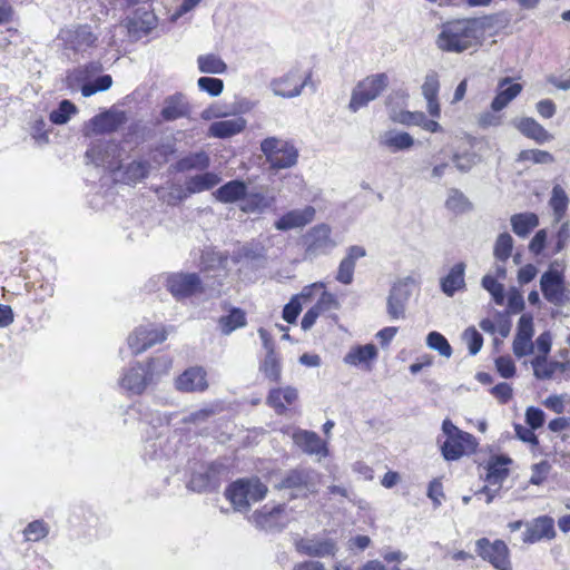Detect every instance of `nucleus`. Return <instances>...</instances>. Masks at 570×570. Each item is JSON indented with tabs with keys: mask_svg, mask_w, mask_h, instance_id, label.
I'll return each instance as SVG.
<instances>
[{
	"mask_svg": "<svg viewBox=\"0 0 570 570\" xmlns=\"http://www.w3.org/2000/svg\"><path fill=\"white\" fill-rule=\"evenodd\" d=\"M248 520L257 529L264 531H282L288 523L284 504L275 507L264 505L262 509L256 510Z\"/></svg>",
	"mask_w": 570,
	"mask_h": 570,
	"instance_id": "nucleus-11",
	"label": "nucleus"
},
{
	"mask_svg": "<svg viewBox=\"0 0 570 570\" xmlns=\"http://www.w3.org/2000/svg\"><path fill=\"white\" fill-rule=\"evenodd\" d=\"M206 376V371L203 367L193 366L175 380V386L180 392H204L208 387Z\"/></svg>",
	"mask_w": 570,
	"mask_h": 570,
	"instance_id": "nucleus-19",
	"label": "nucleus"
},
{
	"mask_svg": "<svg viewBox=\"0 0 570 570\" xmlns=\"http://www.w3.org/2000/svg\"><path fill=\"white\" fill-rule=\"evenodd\" d=\"M518 160L532 161L533 164H551L554 161V157L546 150L527 149L519 154Z\"/></svg>",
	"mask_w": 570,
	"mask_h": 570,
	"instance_id": "nucleus-54",
	"label": "nucleus"
},
{
	"mask_svg": "<svg viewBox=\"0 0 570 570\" xmlns=\"http://www.w3.org/2000/svg\"><path fill=\"white\" fill-rule=\"evenodd\" d=\"M198 69L203 73L222 75L226 72L227 65L214 53L202 55L197 58Z\"/></svg>",
	"mask_w": 570,
	"mask_h": 570,
	"instance_id": "nucleus-45",
	"label": "nucleus"
},
{
	"mask_svg": "<svg viewBox=\"0 0 570 570\" xmlns=\"http://www.w3.org/2000/svg\"><path fill=\"white\" fill-rule=\"evenodd\" d=\"M320 482L321 475L315 470L297 468L285 472L274 488L276 490H289L293 499L307 498L318 491Z\"/></svg>",
	"mask_w": 570,
	"mask_h": 570,
	"instance_id": "nucleus-3",
	"label": "nucleus"
},
{
	"mask_svg": "<svg viewBox=\"0 0 570 570\" xmlns=\"http://www.w3.org/2000/svg\"><path fill=\"white\" fill-rule=\"evenodd\" d=\"M377 357V348L373 344L352 347L344 356L343 361L347 365L361 366L371 370L372 362Z\"/></svg>",
	"mask_w": 570,
	"mask_h": 570,
	"instance_id": "nucleus-27",
	"label": "nucleus"
},
{
	"mask_svg": "<svg viewBox=\"0 0 570 570\" xmlns=\"http://www.w3.org/2000/svg\"><path fill=\"white\" fill-rule=\"evenodd\" d=\"M453 163L460 171L466 173L475 165L476 155L471 153L454 154Z\"/></svg>",
	"mask_w": 570,
	"mask_h": 570,
	"instance_id": "nucleus-63",
	"label": "nucleus"
},
{
	"mask_svg": "<svg viewBox=\"0 0 570 570\" xmlns=\"http://www.w3.org/2000/svg\"><path fill=\"white\" fill-rule=\"evenodd\" d=\"M166 337L167 334L161 327L153 324L140 325L128 336V345L132 354L138 355L155 344L164 342Z\"/></svg>",
	"mask_w": 570,
	"mask_h": 570,
	"instance_id": "nucleus-12",
	"label": "nucleus"
},
{
	"mask_svg": "<svg viewBox=\"0 0 570 570\" xmlns=\"http://www.w3.org/2000/svg\"><path fill=\"white\" fill-rule=\"evenodd\" d=\"M495 367L500 375L510 379L515 374V365L510 356H500L495 360Z\"/></svg>",
	"mask_w": 570,
	"mask_h": 570,
	"instance_id": "nucleus-62",
	"label": "nucleus"
},
{
	"mask_svg": "<svg viewBox=\"0 0 570 570\" xmlns=\"http://www.w3.org/2000/svg\"><path fill=\"white\" fill-rule=\"evenodd\" d=\"M274 202L273 197H268L261 191H248L246 189V196H244L239 208L244 213L261 214L272 206Z\"/></svg>",
	"mask_w": 570,
	"mask_h": 570,
	"instance_id": "nucleus-34",
	"label": "nucleus"
},
{
	"mask_svg": "<svg viewBox=\"0 0 570 570\" xmlns=\"http://www.w3.org/2000/svg\"><path fill=\"white\" fill-rule=\"evenodd\" d=\"M426 344L430 348L438 351L440 355L450 357L452 355V347L448 340L439 332H431L428 334Z\"/></svg>",
	"mask_w": 570,
	"mask_h": 570,
	"instance_id": "nucleus-50",
	"label": "nucleus"
},
{
	"mask_svg": "<svg viewBox=\"0 0 570 570\" xmlns=\"http://www.w3.org/2000/svg\"><path fill=\"white\" fill-rule=\"evenodd\" d=\"M197 86L202 91H205L213 97L219 96L224 89L223 80L212 77H200L197 80Z\"/></svg>",
	"mask_w": 570,
	"mask_h": 570,
	"instance_id": "nucleus-57",
	"label": "nucleus"
},
{
	"mask_svg": "<svg viewBox=\"0 0 570 570\" xmlns=\"http://www.w3.org/2000/svg\"><path fill=\"white\" fill-rule=\"evenodd\" d=\"M533 334L534 328L532 315L522 314L518 322L517 334L512 345L513 353L517 357H523L533 353Z\"/></svg>",
	"mask_w": 570,
	"mask_h": 570,
	"instance_id": "nucleus-16",
	"label": "nucleus"
},
{
	"mask_svg": "<svg viewBox=\"0 0 570 570\" xmlns=\"http://www.w3.org/2000/svg\"><path fill=\"white\" fill-rule=\"evenodd\" d=\"M521 91L522 86L512 83L510 77L501 79L498 85V94L491 102L492 111L499 112L505 108Z\"/></svg>",
	"mask_w": 570,
	"mask_h": 570,
	"instance_id": "nucleus-26",
	"label": "nucleus"
},
{
	"mask_svg": "<svg viewBox=\"0 0 570 570\" xmlns=\"http://www.w3.org/2000/svg\"><path fill=\"white\" fill-rule=\"evenodd\" d=\"M246 127V120L243 117L215 121L209 126L208 135L215 138H228L242 132Z\"/></svg>",
	"mask_w": 570,
	"mask_h": 570,
	"instance_id": "nucleus-30",
	"label": "nucleus"
},
{
	"mask_svg": "<svg viewBox=\"0 0 570 570\" xmlns=\"http://www.w3.org/2000/svg\"><path fill=\"white\" fill-rule=\"evenodd\" d=\"M150 164L147 160H134L128 164L122 173V180L127 184H136L147 177Z\"/></svg>",
	"mask_w": 570,
	"mask_h": 570,
	"instance_id": "nucleus-44",
	"label": "nucleus"
},
{
	"mask_svg": "<svg viewBox=\"0 0 570 570\" xmlns=\"http://www.w3.org/2000/svg\"><path fill=\"white\" fill-rule=\"evenodd\" d=\"M153 382L148 370L140 363H136L124 373L120 384L132 394H141Z\"/></svg>",
	"mask_w": 570,
	"mask_h": 570,
	"instance_id": "nucleus-20",
	"label": "nucleus"
},
{
	"mask_svg": "<svg viewBox=\"0 0 570 570\" xmlns=\"http://www.w3.org/2000/svg\"><path fill=\"white\" fill-rule=\"evenodd\" d=\"M315 217V208L306 206L302 209H294L283 215L275 222V228L278 230H288L298 228L311 223Z\"/></svg>",
	"mask_w": 570,
	"mask_h": 570,
	"instance_id": "nucleus-24",
	"label": "nucleus"
},
{
	"mask_svg": "<svg viewBox=\"0 0 570 570\" xmlns=\"http://www.w3.org/2000/svg\"><path fill=\"white\" fill-rule=\"evenodd\" d=\"M259 371L271 382H278L282 375L281 360L275 351L266 353L265 357L259 364Z\"/></svg>",
	"mask_w": 570,
	"mask_h": 570,
	"instance_id": "nucleus-43",
	"label": "nucleus"
},
{
	"mask_svg": "<svg viewBox=\"0 0 570 570\" xmlns=\"http://www.w3.org/2000/svg\"><path fill=\"white\" fill-rule=\"evenodd\" d=\"M448 209L455 214H462L471 209V203L459 189H451L445 202Z\"/></svg>",
	"mask_w": 570,
	"mask_h": 570,
	"instance_id": "nucleus-48",
	"label": "nucleus"
},
{
	"mask_svg": "<svg viewBox=\"0 0 570 570\" xmlns=\"http://www.w3.org/2000/svg\"><path fill=\"white\" fill-rule=\"evenodd\" d=\"M556 537L554 521L548 515H542L532 521L523 533L525 543H534L542 539L551 540Z\"/></svg>",
	"mask_w": 570,
	"mask_h": 570,
	"instance_id": "nucleus-21",
	"label": "nucleus"
},
{
	"mask_svg": "<svg viewBox=\"0 0 570 570\" xmlns=\"http://www.w3.org/2000/svg\"><path fill=\"white\" fill-rule=\"evenodd\" d=\"M515 127L525 137L533 139L538 144H544L552 140L553 136L544 129L535 119L530 117L521 118Z\"/></svg>",
	"mask_w": 570,
	"mask_h": 570,
	"instance_id": "nucleus-32",
	"label": "nucleus"
},
{
	"mask_svg": "<svg viewBox=\"0 0 570 570\" xmlns=\"http://www.w3.org/2000/svg\"><path fill=\"white\" fill-rule=\"evenodd\" d=\"M305 258L313 259L320 255L328 254L336 243L331 237V228L320 224L311 228L304 236Z\"/></svg>",
	"mask_w": 570,
	"mask_h": 570,
	"instance_id": "nucleus-9",
	"label": "nucleus"
},
{
	"mask_svg": "<svg viewBox=\"0 0 570 570\" xmlns=\"http://www.w3.org/2000/svg\"><path fill=\"white\" fill-rule=\"evenodd\" d=\"M366 255L364 247L354 245L350 246L346 252V256L341 261L335 279L344 285H348L353 282L354 271L356 261Z\"/></svg>",
	"mask_w": 570,
	"mask_h": 570,
	"instance_id": "nucleus-22",
	"label": "nucleus"
},
{
	"mask_svg": "<svg viewBox=\"0 0 570 570\" xmlns=\"http://www.w3.org/2000/svg\"><path fill=\"white\" fill-rule=\"evenodd\" d=\"M462 337L466 343L471 355H475L480 352L483 345V337L474 327H468L463 332Z\"/></svg>",
	"mask_w": 570,
	"mask_h": 570,
	"instance_id": "nucleus-59",
	"label": "nucleus"
},
{
	"mask_svg": "<svg viewBox=\"0 0 570 570\" xmlns=\"http://www.w3.org/2000/svg\"><path fill=\"white\" fill-rule=\"evenodd\" d=\"M295 548L302 554L316 558L334 557L338 550L334 539L320 535L301 538L295 542Z\"/></svg>",
	"mask_w": 570,
	"mask_h": 570,
	"instance_id": "nucleus-15",
	"label": "nucleus"
},
{
	"mask_svg": "<svg viewBox=\"0 0 570 570\" xmlns=\"http://www.w3.org/2000/svg\"><path fill=\"white\" fill-rule=\"evenodd\" d=\"M318 307L325 313L337 311L340 308V302L336 296L325 289H322L321 295L316 302Z\"/></svg>",
	"mask_w": 570,
	"mask_h": 570,
	"instance_id": "nucleus-61",
	"label": "nucleus"
},
{
	"mask_svg": "<svg viewBox=\"0 0 570 570\" xmlns=\"http://www.w3.org/2000/svg\"><path fill=\"white\" fill-rule=\"evenodd\" d=\"M210 159L205 151L189 154L179 159L174 168L176 171L184 173L189 170H205L209 167Z\"/></svg>",
	"mask_w": 570,
	"mask_h": 570,
	"instance_id": "nucleus-41",
	"label": "nucleus"
},
{
	"mask_svg": "<svg viewBox=\"0 0 570 570\" xmlns=\"http://www.w3.org/2000/svg\"><path fill=\"white\" fill-rule=\"evenodd\" d=\"M551 208L553 209L554 219L559 222L564 216L568 205L569 198L564 191V189L560 185H556L552 188V195L549 202Z\"/></svg>",
	"mask_w": 570,
	"mask_h": 570,
	"instance_id": "nucleus-46",
	"label": "nucleus"
},
{
	"mask_svg": "<svg viewBox=\"0 0 570 570\" xmlns=\"http://www.w3.org/2000/svg\"><path fill=\"white\" fill-rule=\"evenodd\" d=\"M414 138L405 131L390 129L379 136V145L390 153L409 150L414 146Z\"/></svg>",
	"mask_w": 570,
	"mask_h": 570,
	"instance_id": "nucleus-23",
	"label": "nucleus"
},
{
	"mask_svg": "<svg viewBox=\"0 0 570 570\" xmlns=\"http://www.w3.org/2000/svg\"><path fill=\"white\" fill-rule=\"evenodd\" d=\"M171 366V358H169L168 356H158L149 361V363L146 366V370H148L153 381L155 382L163 375L168 374Z\"/></svg>",
	"mask_w": 570,
	"mask_h": 570,
	"instance_id": "nucleus-49",
	"label": "nucleus"
},
{
	"mask_svg": "<svg viewBox=\"0 0 570 570\" xmlns=\"http://www.w3.org/2000/svg\"><path fill=\"white\" fill-rule=\"evenodd\" d=\"M511 459L507 456L492 458L488 463L487 481L490 485L501 487V483L509 474L508 465Z\"/></svg>",
	"mask_w": 570,
	"mask_h": 570,
	"instance_id": "nucleus-38",
	"label": "nucleus"
},
{
	"mask_svg": "<svg viewBox=\"0 0 570 570\" xmlns=\"http://www.w3.org/2000/svg\"><path fill=\"white\" fill-rule=\"evenodd\" d=\"M306 86H312L311 73L306 75L304 79L299 75L297 69H292L282 77L275 78L271 81V89L275 96L283 98H294L302 94V90Z\"/></svg>",
	"mask_w": 570,
	"mask_h": 570,
	"instance_id": "nucleus-10",
	"label": "nucleus"
},
{
	"mask_svg": "<svg viewBox=\"0 0 570 570\" xmlns=\"http://www.w3.org/2000/svg\"><path fill=\"white\" fill-rule=\"evenodd\" d=\"M478 554L499 570H511L509 549L502 540L491 542L487 538L475 542Z\"/></svg>",
	"mask_w": 570,
	"mask_h": 570,
	"instance_id": "nucleus-13",
	"label": "nucleus"
},
{
	"mask_svg": "<svg viewBox=\"0 0 570 570\" xmlns=\"http://www.w3.org/2000/svg\"><path fill=\"white\" fill-rule=\"evenodd\" d=\"M58 38L62 41L65 49L73 52H86L97 43L98 36L94 33L89 24H78L61 29Z\"/></svg>",
	"mask_w": 570,
	"mask_h": 570,
	"instance_id": "nucleus-8",
	"label": "nucleus"
},
{
	"mask_svg": "<svg viewBox=\"0 0 570 570\" xmlns=\"http://www.w3.org/2000/svg\"><path fill=\"white\" fill-rule=\"evenodd\" d=\"M415 279L411 276L397 279L390 291L387 297V314L396 320L404 316L405 305L411 296Z\"/></svg>",
	"mask_w": 570,
	"mask_h": 570,
	"instance_id": "nucleus-14",
	"label": "nucleus"
},
{
	"mask_svg": "<svg viewBox=\"0 0 570 570\" xmlns=\"http://www.w3.org/2000/svg\"><path fill=\"white\" fill-rule=\"evenodd\" d=\"M295 444L305 453L324 458L327 455L325 442L314 432L299 431L294 434Z\"/></svg>",
	"mask_w": 570,
	"mask_h": 570,
	"instance_id": "nucleus-28",
	"label": "nucleus"
},
{
	"mask_svg": "<svg viewBox=\"0 0 570 570\" xmlns=\"http://www.w3.org/2000/svg\"><path fill=\"white\" fill-rule=\"evenodd\" d=\"M247 185L243 180H230L220 186L214 193L215 198L223 204H233L236 202H243L246 196Z\"/></svg>",
	"mask_w": 570,
	"mask_h": 570,
	"instance_id": "nucleus-31",
	"label": "nucleus"
},
{
	"mask_svg": "<svg viewBox=\"0 0 570 570\" xmlns=\"http://www.w3.org/2000/svg\"><path fill=\"white\" fill-rule=\"evenodd\" d=\"M267 487L257 478L239 479L233 482L225 492L236 511H247L252 503L263 500Z\"/></svg>",
	"mask_w": 570,
	"mask_h": 570,
	"instance_id": "nucleus-4",
	"label": "nucleus"
},
{
	"mask_svg": "<svg viewBox=\"0 0 570 570\" xmlns=\"http://www.w3.org/2000/svg\"><path fill=\"white\" fill-rule=\"evenodd\" d=\"M49 533V527L42 520H36L30 522L23 530V534L27 541L37 542L46 538Z\"/></svg>",
	"mask_w": 570,
	"mask_h": 570,
	"instance_id": "nucleus-52",
	"label": "nucleus"
},
{
	"mask_svg": "<svg viewBox=\"0 0 570 570\" xmlns=\"http://www.w3.org/2000/svg\"><path fill=\"white\" fill-rule=\"evenodd\" d=\"M464 271L465 264L458 263L449 272V274L442 278L441 288L448 296H453L454 293L464 286Z\"/></svg>",
	"mask_w": 570,
	"mask_h": 570,
	"instance_id": "nucleus-40",
	"label": "nucleus"
},
{
	"mask_svg": "<svg viewBox=\"0 0 570 570\" xmlns=\"http://www.w3.org/2000/svg\"><path fill=\"white\" fill-rule=\"evenodd\" d=\"M395 120L406 126H419L429 132H439L442 130V127L438 121L428 119L425 114L421 111H403L395 118Z\"/></svg>",
	"mask_w": 570,
	"mask_h": 570,
	"instance_id": "nucleus-35",
	"label": "nucleus"
},
{
	"mask_svg": "<svg viewBox=\"0 0 570 570\" xmlns=\"http://www.w3.org/2000/svg\"><path fill=\"white\" fill-rule=\"evenodd\" d=\"M481 35L478 19H459L444 23L436 45L443 51L462 52L471 48Z\"/></svg>",
	"mask_w": 570,
	"mask_h": 570,
	"instance_id": "nucleus-1",
	"label": "nucleus"
},
{
	"mask_svg": "<svg viewBox=\"0 0 570 570\" xmlns=\"http://www.w3.org/2000/svg\"><path fill=\"white\" fill-rule=\"evenodd\" d=\"M540 286L543 297L551 304L560 306L564 301V281L557 269H549L542 274Z\"/></svg>",
	"mask_w": 570,
	"mask_h": 570,
	"instance_id": "nucleus-18",
	"label": "nucleus"
},
{
	"mask_svg": "<svg viewBox=\"0 0 570 570\" xmlns=\"http://www.w3.org/2000/svg\"><path fill=\"white\" fill-rule=\"evenodd\" d=\"M187 112L188 104L181 94H175L165 99L161 116L166 121L185 117Z\"/></svg>",
	"mask_w": 570,
	"mask_h": 570,
	"instance_id": "nucleus-36",
	"label": "nucleus"
},
{
	"mask_svg": "<svg viewBox=\"0 0 570 570\" xmlns=\"http://www.w3.org/2000/svg\"><path fill=\"white\" fill-rule=\"evenodd\" d=\"M75 112V105L69 100H62L59 107L50 112V120L56 125H63L70 119V116Z\"/></svg>",
	"mask_w": 570,
	"mask_h": 570,
	"instance_id": "nucleus-53",
	"label": "nucleus"
},
{
	"mask_svg": "<svg viewBox=\"0 0 570 570\" xmlns=\"http://www.w3.org/2000/svg\"><path fill=\"white\" fill-rule=\"evenodd\" d=\"M214 414H215V410L213 407H204V409H200V410H197V411L190 413L189 415L185 416L181 421L185 424L190 423V424L198 425V424L206 422Z\"/></svg>",
	"mask_w": 570,
	"mask_h": 570,
	"instance_id": "nucleus-64",
	"label": "nucleus"
},
{
	"mask_svg": "<svg viewBox=\"0 0 570 570\" xmlns=\"http://www.w3.org/2000/svg\"><path fill=\"white\" fill-rule=\"evenodd\" d=\"M440 82L435 72L429 73L422 85V94L425 99L438 98Z\"/></svg>",
	"mask_w": 570,
	"mask_h": 570,
	"instance_id": "nucleus-60",
	"label": "nucleus"
},
{
	"mask_svg": "<svg viewBox=\"0 0 570 570\" xmlns=\"http://www.w3.org/2000/svg\"><path fill=\"white\" fill-rule=\"evenodd\" d=\"M122 112L106 111L95 116L90 120L91 131L94 134L112 132L124 122Z\"/></svg>",
	"mask_w": 570,
	"mask_h": 570,
	"instance_id": "nucleus-33",
	"label": "nucleus"
},
{
	"mask_svg": "<svg viewBox=\"0 0 570 570\" xmlns=\"http://www.w3.org/2000/svg\"><path fill=\"white\" fill-rule=\"evenodd\" d=\"M120 146L111 140L99 139L91 144L86 151V158L95 164L107 168L111 173L120 170Z\"/></svg>",
	"mask_w": 570,
	"mask_h": 570,
	"instance_id": "nucleus-7",
	"label": "nucleus"
},
{
	"mask_svg": "<svg viewBox=\"0 0 570 570\" xmlns=\"http://www.w3.org/2000/svg\"><path fill=\"white\" fill-rule=\"evenodd\" d=\"M246 325V314L243 309L233 307L227 315L220 316L218 326L224 335H229L237 328Z\"/></svg>",
	"mask_w": 570,
	"mask_h": 570,
	"instance_id": "nucleus-42",
	"label": "nucleus"
},
{
	"mask_svg": "<svg viewBox=\"0 0 570 570\" xmlns=\"http://www.w3.org/2000/svg\"><path fill=\"white\" fill-rule=\"evenodd\" d=\"M482 286L492 295L494 302L498 305L503 304L504 301V288L493 276L485 275L482 278Z\"/></svg>",
	"mask_w": 570,
	"mask_h": 570,
	"instance_id": "nucleus-56",
	"label": "nucleus"
},
{
	"mask_svg": "<svg viewBox=\"0 0 570 570\" xmlns=\"http://www.w3.org/2000/svg\"><path fill=\"white\" fill-rule=\"evenodd\" d=\"M157 24V18L153 12L137 10L131 18L127 20L128 33L139 39L148 35Z\"/></svg>",
	"mask_w": 570,
	"mask_h": 570,
	"instance_id": "nucleus-25",
	"label": "nucleus"
},
{
	"mask_svg": "<svg viewBox=\"0 0 570 570\" xmlns=\"http://www.w3.org/2000/svg\"><path fill=\"white\" fill-rule=\"evenodd\" d=\"M228 256L214 249H206L202 254L200 264L205 271L224 269L227 266Z\"/></svg>",
	"mask_w": 570,
	"mask_h": 570,
	"instance_id": "nucleus-47",
	"label": "nucleus"
},
{
	"mask_svg": "<svg viewBox=\"0 0 570 570\" xmlns=\"http://www.w3.org/2000/svg\"><path fill=\"white\" fill-rule=\"evenodd\" d=\"M298 397L297 390L292 386L271 390L267 403L277 414H283L287 405H292Z\"/></svg>",
	"mask_w": 570,
	"mask_h": 570,
	"instance_id": "nucleus-29",
	"label": "nucleus"
},
{
	"mask_svg": "<svg viewBox=\"0 0 570 570\" xmlns=\"http://www.w3.org/2000/svg\"><path fill=\"white\" fill-rule=\"evenodd\" d=\"M112 79L109 75L98 77L94 83H86L81 88L83 97H90L98 91H104L110 88Z\"/></svg>",
	"mask_w": 570,
	"mask_h": 570,
	"instance_id": "nucleus-58",
	"label": "nucleus"
},
{
	"mask_svg": "<svg viewBox=\"0 0 570 570\" xmlns=\"http://www.w3.org/2000/svg\"><path fill=\"white\" fill-rule=\"evenodd\" d=\"M513 233L522 238H525L538 225L539 217L534 213H520L514 214L510 218Z\"/></svg>",
	"mask_w": 570,
	"mask_h": 570,
	"instance_id": "nucleus-39",
	"label": "nucleus"
},
{
	"mask_svg": "<svg viewBox=\"0 0 570 570\" xmlns=\"http://www.w3.org/2000/svg\"><path fill=\"white\" fill-rule=\"evenodd\" d=\"M513 239L510 234L502 233L498 236L494 244V256L499 261H507L512 252Z\"/></svg>",
	"mask_w": 570,
	"mask_h": 570,
	"instance_id": "nucleus-51",
	"label": "nucleus"
},
{
	"mask_svg": "<svg viewBox=\"0 0 570 570\" xmlns=\"http://www.w3.org/2000/svg\"><path fill=\"white\" fill-rule=\"evenodd\" d=\"M533 374L537 379L547 380L554 373V365L547 362V356L537 355L532 361Z\"/></svg>",
	"mask_w": 570,
	"mask_h": 570,
	"instance_id": "nucleus-55",
	"label": "nucleus"
},
{
	"mask_svg": "<svg viewBox=\"0 0 570 570\" xmlns=\"http://www.w3.org/2000/svg\"><path fill=\"white\" fill-rule=\"evenodd\" d=\"M442 433L445 440L440 448L446 461H456L464 455H470L474 453L478 448L475 438L460 430L449 419H445L442 423Z\"/></svg>",
	"mask_w": 570,
	"mask_h": 570,
	"instance_id": "nucleus-2",
	"label": "nucleus"
},
{
	"mask_svg": "<svg viewBox=\"0 0 570 570\" xmlns=\"http://www.w3.org/2000/svg\"><path fill=\"white\" fill-rule=\"evenodd\" d=\"M261 150L271 167L275 169H284L294 166L298 157V151L294 145L276 137L264 139L261 142Z\"/></svg>",
	"mask_w": 570,
	"mask_h": 570,
	"instance_id": "nucleus-6",
	"label": "nucleus"
},
{
	"mask_svg": "<svg viewBox=\"0 0 570 570\" xmlns=\"http://www.w3.org/2000/svg\"><path fill=\"white\" fill-rule=\"evenodd\" d=\"M389 76L384 72L367 76L361 80L353 89L348 109L352 112L375 100L389 86Z\"/></svg>",
	"mask_w": 570,
	"mask_h": 570,
	"instance_id": "nucleus-5",
	"label": "nucleus"
},
{
	"mask_svg": "<svg viewBox=\"0 0 570 570\" xmlns=\"http://www.w3.org/2000/svg\"><path fill=\"white\" fill-rule=\"evenodd\" d=\"M219 175L206 171L186 179L185 186L188 194H198L212 189L220 183Z\"/></svg>",
	"mask_w": 570,
	"mask_h": 570,
	"instance_id": "nucleus-37",
	"label": "nucleus"
},
{
	"mask_svg": "<svg viewBox=\"0 0 570 570\" xmlns=\"http://www.w3.org/2000/svg\"><path fill=\"white\" fill-rule=\"evenodd\" d=\"M167 288L177 298L188 297L202 291V281L196 273H176L168 276Z\"/></svg>",
	"mask_w": 570,
	"mask_h": 570,
	"instance_id": "nucleus-17",
	"label": "nucleus"
}]
</instances>
